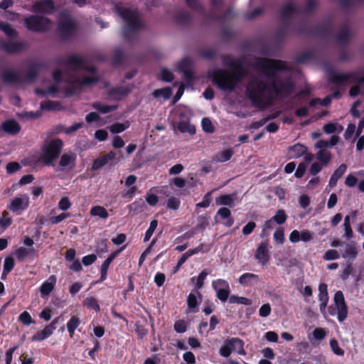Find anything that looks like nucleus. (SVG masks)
I'll return each instance as SVG.
<instances>
[{
	"instance_id": "obj_1",
	"label": "nucleus",
	"mask_w": 364,
	"mask_h": 364,
	"mask_svg": "<svg viewBox=\"0 0 364 364\" xmlns=\"http://www.w3.org/2000/svg\"><path fill=\"white\" fill-rule=\"evenodd\" d=\"M255 70L262 72L269 80V92L277 98L285 99L296 91V85L290 77L282 78L278 73L287 70V63L282 60L258 58L253 63Z\"/></svg>"
},
{
	"instance_id": "obj_2",
	"label": "nucleus",
	"mask_w": 364,
	"mask_h": 364,
	"mask_svg": "<svg viewBox=\"0 0 364 364\" xmlns=\"http://www.w3.org/2000/svg\"><path fill=\"white\" fill-rule=\"evenodd\" d=\"M223 60L224 63L228 64L230 68H235L236 73H230L227 70L219 68L213 70L210 76L212 82L220 90L232 92L245 76V73L241 63L230 60L228 55H224Z\"/></svg>"
},
{
	"instance_id": "obj_3",
	"label": "nucleus",
	"mask_w": 364,
	"mask_h": 364,
	"mask_svg": "<svg viewBox=\"0 0 364 364\" xmlns=\"http://www.w3.org/2000/svg\"><path fill=\"white\" fill-rule=\"evenodd\" d=\"M114 11L124 23L122 29L124 39L129 43L132 44L134 38H138L136 33L146 27V23L141 18V13L137 9H131L122 4H116Z\"/></svg>"
},
{
	"instance_id": "obj_4",
	"label": "nucleus",
	"mask_w": 364,
	"mask_h": 364,
	"mask_svg": "<svg viewBox=\"0 0 364 364\" xmlns=\"http://www.w3.org/2000/svg\"><path fill=\"white\" fill-rule=\"evenodd\" d=\"M267 90L269 91V81L266 82L257 77H253L247 85L246 93L255 107L263 108L272 99L270 96H267Z\"/></svg>"
},
{
	"instance_id": "obj_5",
	"label": "nucleus",
	"mask_w": 364,
	"mask_h": 364,
	"mask_svg": "<svg viewBox=\"0 0 364 364\" xmlns=\"http://www.w3.org/2000/svg\"><path fill=\"white\" fill-rule=\"evenodd\" d=\"M44 68L46 65L42 63L31 64L28 68L25 77H23L19 72L6 69L1 73V79L6 85H19L23 83L25 79L33 82L38 76L39 70Z\"/></svg>"
},
{
	"instance_id": "obj_6",
	"label": "nucleus",
	"mask_w": 364,
	"mask_h": 364,
	"mask_svg": "<svg viewBox=\"0 0 364 364\" xmlns=\"http://www.w3.org/2000/svg\"><path fill=\"white\" fill-rule=\"evenodd\" d=\"M77 26L69 14L65 11L60 13V21L56 27V34L61 41L67 42L72 39L77 33Z\"/></svg>"
},
{
	"instance_id": "obj_7",
	"label": "nucleus",
	"mask_w": 364,
	"mask_h": 364,
	"mask_svg": "<svg viewBox=\"0 0 364 364\" xmlns=\"http://www.w3.org/2000/svg\"><path fill=\"white\" fill-rule=\"evenodd\" d=\"M63 144V141L60 139H54L43 145L41 156L42 163L46 166H53V162L59 158Z\"/></svg>"
},
{
	"instance_id": "obj_8",
	"label": "nucleus",
	"mask_w": 364,
	"mask_h": 364,
	"mask_svg": "<svg viewBox=\"0 0 364 364\" xmlns=\"http://www.w3.org/2000/svg\"><path fill=\"white\" fill-rule=\"evenodd\" d=\"M25 27L33 33H45L49 30L52 21L41 15H30L23 20Z\"/></svg>"
},
{
	"instance_id": "obj_9",
	"label": "nucleus",
	"mask_w": 364,
	"mask_h": 364,
	"mask_svg": "<svg viewBox=\"0 0 364 364\" xmlns=\"http://www.w3.org/2000/svg\"><path fill=\"white\" fill-rule=\"evenodd\" d=\"M97 76H87L83 78L74 79L73 77L68 78L65 82L68 84L65 93L67 97H71L80 92L84 86L92 85L99 82Z\"/></svg>"
},
{
	"instance_id": "obj_10",
	"label": "nucleus",
	"mask_w": 364,
	"mask_h": 364,
	"mask_svg": "<svg viewBox=\"0 0 364 364\" xmlns=\"http://www.w3.org/2000/svg\"><path fill=\"white\" fill-rule=\"evenodd\" d=\"M244 344L243 341L237 337L226 339L220 347L219 353L224 358L229 357L233 351H236L239 355H245Z\"/></svg>"
},
{
	"instance_id": "obj_11",
	"label": "nucleus",
	"mask_w": 364,
	"mask_h": 364,
	"mask_svg": "<svg viewBox=\"0 0 364 364\" xmlns=\"http://www.w3.org/2000/svg\"><path fill=\"white\" fill-rule=\"evenodd\" d=\"M329 75V82L342 87L349 83H358L359 78L355 72H349L347 73H338L331 69L328 72Z\"/></svg>"
},
{
	"instance_id": "obj_12",
	"label": "nucleus",
	"mask_w": 364,
	"mask_h": 364,
	"mask_svg": "<svg viewBox=\"0 0 364 364\" xmlns=\"http://www.w3.org/2000/svg\"><path fill=\"white\" fill-rule=\"evenodd\" d=\"M334 304L337 308L338 320L340 322L343 321L348 316V307L345 302L343 294L341 291H338L335 293Z\"/></svg>"
},
{
	"instance_id": "obj_13",
	"label": "nucleus",
	"mask_w": 364,
	"mask_h": 364,
	"mask_svg": "<svg viewBox=\"0 0 364 364\" xmlns=\"http://www.w3.org/2000/svg\"><path fill=\"white\" fill-rule=\"evenodd\" d=\"M29 206V197L27 194L20 195L11 200L8 208L13 213L26 210Z\"/></svg>"
},
{
	"instance_id": "obj_14",
	"label": "nucleus",
	"mask_w": 364,
	"mask_h": 364,
	"mask_svg": "<svg viewBox=\"0 0 364 364\" xmlns=\"http://www.w3.org/2000/svg\"><path fill=\"white\" fill-rule=\"evenodd\" d=\"M26 48L27 43L24 41H0V49L9 54L20 53Z\"/></svg>"
},
{
	"instance_id": "obj_15",
	"label": "nucleus",
	"mask_w": 364,
	"mask_h": 364,
	"mask_svg": "<svg viewBox=\"0 0 364 364\" xmlns=\"http://www.w3.org/2000/svg\"><path fill=\"white\" fill-rule=\"evenodd\" d=\"M33 11L36 13L51 14L55 11L53 0H40L33 5Z\"/></svg>"
},
{
	"instance_id": "obj_16",
	"label": "nucleus",
	"mask_w": 364,
	"mask_h": 364,
	"mask_svg": "<svg viewBox=\"0 0 364 364\" xmlns=\"http://www.w3.org/2000/svg\"><path fill=\"white\" fill-rule=\"evenodd\" d=\"M267 242H262L257 247L255 257L262 265H266L270 259L269 252Z\"/></svg>"
},
{
	"instance_id": "obj_17",
	"label": "nucleus",
	"mask_w": 364,
	"mask_h": 364,
	"mask_svg": "<svg viewBox=\"0 0 364 364\" xmlns=\"http://www.w3.org/2000/svg\"><path fill=\"white\" fill-rule=\"evenodd\" d=\"M124 246L119 250L112 252L107 258L102 262L100 269V282H103L107 279V272L110 264L118 256V255L124 249Z\"/></svg>"
},
{
	"instance_id": "obj_18",
	"label": "nucleus",
	"mask_w": 364,
	"mask_h": 364,
	"mask_svg": "<svg viewBox=\"0 0 364 364\" xmlns=\"http://www.w3.org/2000/svg\"><path fill=\"white\" fill-rule=\"evenodd\" d=\"M85 60L82 58L76 55H71L66 59L64 64L70 67L74 70H79L85 67ZM58 63L59 65L63 64L60 60L58 61Z\"/></svg>"
},
{
	"instance_id": "obj_19",
	"label": "nucleus",
	"mask_w": 364,
	"mask_h": 364,
	"mask_svg": "<svg viewBox=\"0 0 364 364\" xmlns=\"http://www.w3.org/2000/svg\"><path fill=\"white\" fill-rule=\"evenodd\" d=\"M358 247L355 242L345 244V250L342 252L341 257L348 260V262L354 261L358 256Z\"/></svg>"
},
{
	"instance_id": "obj_20",
	"label": "nucleus",
	"mask_w": 364,
	"mask_h": 364,
	"mask_svg": "<svg viewBox=\"0 0 364 364\" xmlns=\"http://www.w3.org/2000/svg\"><path fill=\"white\" fill-rule=\"evenodd\" d=\"M318 300L320 301L319 309L322 314H325L326 309L328 302V286L325 283H321L318 286Z\"/></svg>"
},
{
	"instance_id": "obj_21",
	"label": "nucleus",
	"mask_w": 364,
	"mask_h": 364,
	"mask_svg": "<svg viewBox=\"0 0 364 364\" xmlns=\"http://www.w3.org/2000/svg\"><path fill=\"white\" fill-rule=\"evenodd\" d=\"M116 157V153L114 151H109V153L104 154L102 156H99L95 160H94L93 164L92 165V170L97 171L106 164H107L110 161H112Z\"/></svg>"
},
{
	"instance_id": "obj_22",
	"label": "nucleus",
	"mask_w": 364,
	"mask_h": 364,
	"mask_svg": "<svg viewBox=\"0 0 364 364\" xmlns=\"http://www.w3.org/2000/svg\"><path fill=\"white\" fill-rule=\"evenodd\" d=\"M1 129L9 134L16 135L21 131V126L15 119H7L2 123Z\"/></svg>"
},
{
	"instance_id": "obj_23",
	"label": "nucleus",
	"mask_w": 364,
	"mask_h": 364,
	"mask_svg": "<svg viewBox=\"0 0 364 364\" xmlns=\"http://www.w3.org/2000/svg\"><path fill=\"white\" fill-rule=\"evenodd\" d=\"M56 284V277L54 275H50L48 279L45 281L40 287V292L41 297L48 296L54 289Z\"/></svg>"
},
{
	"instance_id": "obj_24",
	"label": "nucleus",
	"mask_w": 364,
	"mask_h": 364,
	"mask_svg": "<svg viewBox=\"0 0 364 364\" xmlns=\"http://www.w3.org/2000/svg\"><path fill=\"white\" fill-rule=\"evenodd\" d=\"M129 92L130 90L128 87H115L109 90L107 95L109 97L114 100H120L128 95Z\"/></svg>"
},
{
	"instance_id": "obj_25",
	"label": "nucleus",
	"mask_w": 364,
	"mask_h": 364,
	"mask_svg": "<svg viewBox=\"0 0 364 364\" xmlns=\"http://www.w3.org/2000/svg\"><path fill=\"white\" fill-rule=\"evenodd\" d=\"M346 169L347 166L345 164H342L334 171L328 182L330 188H334L336 186L338 180L345 173Z\"/></svg>"
},
{
	"instance_id": "obj_26",
	"label": "nucleus",
	"mask_w": 364,
	"mask_h": 364,
	"mask_svg": "<svg viewBox=\"0 0 364 364\" xmlns=\"http://www.w3.org/2000/svg\"><path fill=\"white\" fill-rule=\"evenodd\" d=\"M259 280V276L253 273H245L238 278V282L243 286L257 284Z\"/></svg>"
},
{
	"instance_id": "obj_27",
	"label": "nucleus",
	"mask_w": 364,
	"mask_h": 364,
	"mask_svg": "<svg viewBox=\"0 0 364 364\" xmlns=\"http://www.w3.org/2000/svg\"><path fill=\"white\" fill-rule=\"evenodd\" d=\"M217 215H219L222 219L226 220L223 223L225 226L230 228L234 224L235 220L231 217V211L229 208L225 207L220 208L217 212Z\"/></svg>"
},
{
	"instance_id": "obj_28",
	"label": "nucleus",
	"mask_w": 364,
	"mask_h": 364,
	"mask_svg": "<svg viewBox=\"0 0 364 364\" xmlns=\"http://www.w3.org/2000/svg\"><path fill=\"white\" fill-rule=\"evenodd\" d=\"M235 198V194H225L216 198L215 203L218 205H228L230 208H233Z\"/></svg>"
},
{
	"instance_id": "obj_29",
	"label": "nucleus",
	"mask_w": 364,
	"mask_h": 364,
	"mask_svg": "<svg viewBox=\"0 0 364 364\" xmlns=\"http://www.w3.org/2000/svg\"><path fill=\"white\" fill-rule=\"evenodd\" d=\"M307 151V148L301 144H296L290 146L289 154L291 158H299L304 155Z\"/></svg>"
},
{
	"instance_id": "obj_30",
	"label": "nucleus",
	"mask_w": 364,
	"mask_h": 364,
	"mask_svg": "<svg viewBox=\"0 0 364 364\" xmlns=\"http://www.w3.org/2000/svg\"><path fill=\"white\" fill-rule=\"evenodd\" d=\"M316 35L323 38H328L331 33L332 29L329 23L322 24L314 28Z\"/></svg>"
},
{
	"instance_id": "obj_31",
	"label": "nucleus",
	"mask_w": 364,
	"mask_h": 364,
	"mask_svg": "<svg viewBox=\"0 0 364 364\" xmlns=\"http://www.w3.org/2000/svg\"><path fill=\"white\" fill-rule=\"evenodd\" d=\"M80 324L81 321L77 316H72L70 317V320L66 324V327L71 338L73 336L75 330L80 326Z\"/></svg>"
},
{
	"instance_id": "obj_32",
	"label": "nucleus",
	"mask_w": 364,
	"mask_h": 364,
	"mask_svg": "<svg viewBox=\"0 0 364 364\" xmlns=\"http://www.w3.org/2000/svg\"><path fill=\"white\" fill-rule=\"evenodd\" d=\"M75 161H76V156L74 154L65 153L61 156V158H60V160L59 162V165L61 167H66L68 166H71L72 167H73L75 166Z\"/></svg>"
},
{
	"instance_id": "obj_33",
	"label": "nucleus",
	"mask_w": 364,
	"mask_h": 364,
	"mask_svg": "<svg viewBox=\"0 0 364 364\" xmlns=\"http://www.w3.org/2000/svg\"><path fill=\"white\" fill-rule=\"evenodd\" d=\"M41 108L46 111H58L62 109L60 102L52 100H46L41 102Z\"/></svg>"
},
{
	"instance_id": "obj_34",
	"label": "nucleus",
	"mask_w": 364,
	"mask_h": 364,
	"mask_svg": "<svg viewBox=\"0 0 364 364\" xmlns=\"http://www.w3.org/2000/svg\"><path fill=\"white\" fill-rule=\"evenodd\" d=\"M0 30L11 39L15 38L18 36L16 30L12 28L11 26L6 22L0 21Z\"/></svg>"
},
{
	"instance_id": "obj_35",
	"label": "nucleus",
	"mask_w": 364,
	"mask_h": 364,
	"mask_svg": "<svg viewBox=\"0 0 364 364\" xmlns=\"http://www.w3.org/2000/svg\"><path fill=\"white\" fill-rule=\"evenodd\" d=\"M177 129L181 133H188L191 135L196 134V127L188 121L180 122L176 125Z\"/></svg>"
},
{
	"instance_id": "obj_36",
	"label": "nucleus",
	"mask_w": 364,
	"mask_h": 364,
	"mask_svg": "<svg viewBox=\"0 0 364 364\" xmlns=\"http://www.w3.org/2000/svg\"><path fill=\"white\" fill-rule=\"evenodd\" d=\"M296 12V9L293 2L287 3L281 10V18L283 20H288L290 16Z\"/></svg>"
},
{
	"instance_id": "obj_37",
	"label": "nucleus",
	"mask_w": 364,
	"mask_h": 364,
	"mask_svg": "<svg viewBox=\"0 0 364 364\" xmlns=\"http://www.w3.org/2000/svg\"><path fill=\"white\" fill-rule=\"evenodd\" d=\"M92 107L102 114H107L112 112L117 109V105H102L100 102H93L91 105Z\"/></svg>"
},
{
	"instance_id": "obj_38",
	"label": "nucleus",
	"mask_w": 364,
	"mask_h": 364,
	"mask_svg": "<svg viewBox=\"0 0 364 364\" xmlns=\"http://www.w3.org/2000/svg\"><path fill=\"white\" fill-rule=\"evenodd\" d=\"M90 214L91 216H98L102 219H107L109 216L106 208L101 205H95L92 207L90 210Z\"/></svg>"
},
{
	"instance_id": "obj_39",
	"label": "nucleus",
	"mask_w": 364,
	"mask_h": 364,
	"mask_svg": "<svg viewBox=\"0 0 364 364\" xmlns=\"http://www.w3.org/2000/svg\"><path fill=\"white\" fill-rule=\"evenodd\" d=\"M316 158L323 166H326L331 160V154L326 150H319Z\"/></svg>"
},
{
	"instance_id": "obj_40",
	"label": "nucleus",
	"mask_w": 364,
	"mask_h": 364,
	"mask_svg": "<svg viewBox=\"0 0 364 364\" xmlns=\"http://www.w3.org/2000/svg\"><path fill=\"white\" fill-rule=\"evenodd\" d=\"M191 15L188 12H181L175 17V21L178 24L188 26L191 23Z\"/></svg>"
},
{
	"instance_id": "obj_41",
	"label": "nucleus",
	"mask_w": 364,
	"mask_h": 364,
	"mask_svg": "<svg viewBox=\"0 0 364 364\" xmlns=\"http://www.w3.org/2000/svg\"><path fill=\"white\" fill-rule=\"evenodd\" d=\"M53 334V333L49 330V328L46 326L43 330L38 331L36 333H35L32 338V341H41L49 336H50Z\"/></svg>"
},
{
	"instance_id": "obj_42",
	"label": "nucleus",
	"mask_w": 364,
	"mask_h": 364,
	"mask_svg": "<svg viewBox=\"0 0 364 364\" xmlns=\"http://www.w3.org/2000/svg\"><path fill=\"white\" fill-rule=\"evenodd\" d=\"M173 94L172 90L169 87H166L161 89H157L154 90L152 95L155 98H159L160 97H164V99H169Z\"/></svg>"
},
{
	"instance_id": "obj_43",
	"label": "nucleus",
	"mask_w": 364,
	"mask_h": 364,
	"mask_svg": "<svg viewBox=\"0 0 364 364\" xmlns=\"http://www.w3.org/2000/svg\"><path fill=\"white\" fill-rule=\"evenodd\" d=\"M229 303L249 306L252 304V300L244 296L232 294L229 297Z\"/></svg>"
},
{
	"instance_id": "obj_44",
	"label": "nucleus",
	"mask_w": 364,
	"mask_h": 364,
	"mask_svg": "<svg viewBox=\"0 0 364 364\" xmlns=\"http://www.w3.org/2000/svg\"><path fill=\"white\" fill-rule=\"evenodd\" d=\"M83 305L87 309H93L95 312L100 311V306L97 299L92 296L87 297L83 301Z\"/></svg>"
},
{
	"instance_id": "obj_45",
	"label": "nucleus",
	"mask_w": 364,
	"mask_h": 364,
	"mask_svg": "<svg viewBox=\"0 0 364 364\" xmlns=\"http://www.w3.org/2000/svg\"><path fill=\"white\" fill-rule=\"evenodd\" d=\"M187 305L189 310L193 313L198 311V301L193 293H190L187 297Z\"/></svg>"
},
{
	"instance_id": "obj_46",
	"label": "nucleus",
	"mask_w": 364,
	"mask_h": 364,
	"mask_svg": "<svg viewBox=\"0 0 364 364\" xmlns=\"http://www.w3.org/2000/svg\"><path fill=\"white\" fill-rule=\"evenodd\" d=\"M9 213L6 210L2 212V215L0 218V228L2 230L8 228L12 223V219L9 216Z\"/></svg>"
},
{
	"instance_id": "obj_47",
	"label": "nucleus",
	"mask_w": 364,
	"mask_h": 364,
	"mask_svg": "<svg viewBox=\"0 0 364 364\" xmlns=\"http://www.w3.org/2000/svg\"><path fill=\"white\" fill-rule=\"evenodd\" d=\"M34 249L28 250L24 247H20L16 250L15 255L18 262H22Z\"/></svg>"
},
{
	"instance_id": "obj_48",
	"label": "nucleus",
	"mask_w": 364,
	"mask_h": 364,
	"mask_svg": "<svg viewBox=\"0 0 364 364\" xmlns=\"http://www.w3.org/2000/svg\"><path fill=\"white\" fill-rule=\"evenodd\" d=\"M157 225H158V220H153L151 221L149 227V228L146 230V231L145 232V235H144V242H148L151 239L154 232L155 231V230L157 228Z\"/></svg>"
},
{
	"instance_id": "obj_49",
	"label": "nucleus",
	"mask_w": 364,
	"mask_h": 364,
	"mask_svg": "<svg viewBox=\"0 0 364 364\" xmlns=\"http://www.w3.org/2000/svg\"><path fill=\"white\" fill-rule=\"evenodd\" d=\"M287 218V215L285 211L282 209L278 210L276 212V214L272 217L274 222L277 223L278 225L284 224Z\"/></svg>"
},
{
	"instance_id": "obj_50",
	"label": "nucleus",
	"mask_w": 364,
	"mask_h": 364,
	"mask_svg": "<svg viewBox=\"0 0 364 364\" xmlns=\"http://www.w3.org/2000/svg\"><path fill=\"white\" fill-rule=\"evenodd\" d=\"M350 38V31L348 28L342 29L336 36V40L341 43H346L348 42Z\"/></svg>"
},
{
	"instance_id": "obj_51",
	"label": "nucleus",
	"mask_w": 364,
	"mask_h": 364,
	"mask_svg": "<svg viewBox=\"0 0 364 364\" xmlns=\"http://www.w3.org/2000/svg\"><path fill=\"white\" fill-rule=\"evenodd\" d=\"M134 331L138 336V338L143 339L148 334V329L144 326L136 322L134 323Z\"/></svg>"
},
{
	"instance_id": "obj_52",
	"label": "nucleus",
	"mask_w": 364,
	"mask_h": 364,
	"mask_svg": "<svg viewBox=\"0 0 364 364\" xmlns=\"http://www.w3.org/2000/svg\"><path fill=\"white\" fill-rule=\"evenodd\" d=\"M212 286L213 289L215 291H218V289H225L230 288L229 283L226 280L223 279H218L216 280L213 281Z\"/></svg>"
},
{
	"instance_id": "obj_53",
	"label": "nucleus",
	"mask_w": 364,
	"mask_h": 364,
	"mask_svg": "<svg viewBox=\"0 0 364 364\" xmlns=\"http://www.w3.org/2000/svg\"><path fill=\"white\" fill-rule=\"evenodd\" d=\"M15 266L14 259L11 256H7L4 259V269L5 273H10Z\"/></svg>"
},
{
	"instance_id": "obj_54",
	"label": "nucleus",
	"mask_w": 364,
	"mask_h": 364,
	"mask_svg": "<svg viewBox=\"0 0 364 364\" xmlns=\"http://www.w3.org/2000/svg\"><path fill=\"white\" fill-rule=\"evenodd\" d=\"M232 155H233V151L232 149H228L223 150L220 153L216 161H219V162L228 161L231 159Z\"/></svg>"
},
{
	"instance_id": "obj_55",
	"label": "nucleus",
	"mask_w": 364,
	"mask_h": 364,
	"mask_svg": "<svg viewBox=\"0 0 364 364\" xmlns=\"http://www.w3.org/2000/svg\"><path fill=\"white\" fill-rule=\"evenodd\" d=\"M129 127V124L124 123L116 122L112 124L109 127V131L113 134H118L124 132Z\"/></svg>"
},
{
	"instance_id": "obj_56",
	"label": "nucleus",
	"mask_w": 364,
	"mask_h": 364,
	"mask_svg": "<svg viewBox=\"0 0 364 364\" xmlns=\"http://www.w3.org/2000/svg\"><path fill=\"white\" fill-rule=\"evenodd\" d=\"M217 298L221 302H225L228 299L230 296V288H228L225 289H218V291H215Z\"/></svg>"
},
{
	"instance_id": "obj_57",
	"label": "nucleus",
	"mask_w": 364,
	"mask_h": 364,
	"mask_svg": "<svg viewBox=\"0 0 364 364\" xmlns=\"http://www.w3.org/2000/svg\"><path fill=\"white\" fill-rule=\"evenodd\" d=\"M166 205L167 208L176 210L180 207L181 200L179 198L172 196L167 200Z\"/></svg>"
},
{
	"instance_id": "obj_58",
	"label": "nucleus",
	"mask_w": 364,
	"mask_h": 364,
	"mask_svg": "<svg viewBox=\"0 0 364 364\" xmlns=\"http://www.w3.org/2000/svg\"><path fill=\"white\" fill-rule=\"evenodd\" d=\"M173 328L178 333H183L187 331V323L183 319L178 320L175 322Z\"/></svg>"
},
{
	"instance_id": "obj_59",
	"label": "nucleus",
	"mask_w": 364,
	"mask_h": 364,
	"mask_svg": "<svg viewBox=\"0 0 364 364\" xmlns=\"http://www.w3.org/2000/svg\"><path fill=\"white\" fill-rule=\"evenodd\" d=\"M18 321L26 326H29L34 323V321L31 318L30 314L26 311L19 315Z\"/></svg>"
},
{
	"instance_id": "obj_60",
	"label": "nucleus",
	"mask_w": 364,
	"mask_h": 364,
	"mask_svg": "<svg viewBox=\"0 0 364 364\" xmlns=\"http://www.w3.org/2000/svg\"><path fill=\"white\" fill-rule=\"evenodd\" d=\"M312 53L311 51H306L298 55L295 60L297 63H305L312 58Z\"/></svg>"
},
{
	"instance_id": "obj_61",
	"label": "nucleus",
	"mask_w": 364,
	"mask_h": 364,
	"mask_svg": "<svg viewBox=\"0 0 364 364\" xmlns=\"http://www.w3.org/2000/svg\"><path fill=\"white\" fill-rule=\"evenodd\" d=\"M339 257V253L336 250H328L323 256V259L326 261L337 259Z\"/></svg>"
},
{
	"instance_id": "obj_62",
	"label": "nucleus",
	"mask_w": 364,
	"mask_h": 364,
	"mask_svg": "<svg viewBox=\"0 0 364 364\" xmlns=\"http://www.w3.org/2000/svg\"><path fill=\"white\" fill-rule=\"evenodd\" d=\"M161 79L164 82H171L173 80L174 75L168 69L164 68L161 72Z\"/></svg>"
},
{
	"instance_id": "obj_63",
	"label": "nucleus",
	"mask_w": 364,
	"mask_h": 364,
	"mask_svg": "<svg viewBox=\"0 0 364 364\" xmlns=\"http://www.w3.org/2000/svg\"><path fill=\"white\" fill-rule=\"evenodd\" d=\"M124 55L121 50H115L113 53L112 63L115 65H121L123 63Z\"/></svg>"
},
{
	"instance_id": "obj_64",
	"label": "nucleus",
	"mask_w": 364,
	"mask_h": 364,
	"mask_svg": "<svg viewBox=\"0 0 364 364\" xmlns=\"http://www.w3.org/2000/svg\"><path fill=\"white\" fill-rule=\"evenodd\" d=\"M201 125L203 131L206 133H213L214 132V127L210 119L203 118L201 122Z\"/></svg>"
}]
</instances>
